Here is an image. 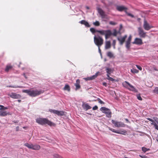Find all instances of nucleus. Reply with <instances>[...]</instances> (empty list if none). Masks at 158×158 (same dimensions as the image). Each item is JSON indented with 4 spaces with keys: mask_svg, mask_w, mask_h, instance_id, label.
Wrapping results in <instances>:
<instances>
[{
    "mask_svg": "<svg viewBox=\"0 0 158 158\" xmlns=\"http://www.w3.org/2000/svg\"><path fill=\"white\" fill-rule=\"evenodd\" d=\"M23 75H24V77H25L26 78H27V77H26V76H25V74H24Z\"/></svg>",
    "mask_w": 158,
    "mask_h": 158,
    "instance_id": "obj_57",
    "label": "nucleus"
},
{
    "mask_svg": "<svg viewBox=\"0 0 158 158\" xmlns=\"http://www.w3.org/2000/svg\"><path fill=\"white\" fill-rule=\"evenodd\" d=\"M79 23L84 25L87 27H89L90 25H89V23L85 20H82L79 22Z\"/></svg>",
    "mask_w": 158,
    "mask_h": 158,
    "instance_id": "obj_20",
    "label": "nucleus"
},
{
    "mask_svg": "<svg viewBox=\"0 0 158 158\" xmlns=\"http://www.w3.org/2000/svg\"><path fill=\"white\" fill-rule=\"evenodd\" d=\"M40 148V145H36V144H35L34 148H33V150H39Z\"/></svg>",
    "mask_w": 158,
    "mask_h": 158,
    "instance_id": "obj_30",
    "label": "nucleus"
},
{
    "mask_svg": "<svg viewBox=\"0 0 158 158\" xmlns=\"http://www.w3.org/2000/svg\"><path fill=\"white\" fill-rule=\"evenodd\" d=\"M101 46H98V51H99V52L101 54V50L100 49V47Z\"/></svg>",
    "mask_w": 158,
    "mask_h": 158,
    "instance_id": "obj_50",
    "label": "nucleus"
},
{
    "mask_svg": "<svg viewBox=\"0 0 158 158\" xmlns=\"http://www.w3.org/2000/svg\"><path fill=\"white\" fill-rule=\"evenodd\" d=\"M111 47V43L109 41H106L105 43V49H107Z\"/></svg>",
    "mask_w": 158,
    "mask_h": 158,
    "instance_id": "obj_18",
    "label": "nucleus"
},
{
    "mask_svg": "<svg viewBox=\"0 0 158 158\" xmlns=\"http://www.w3.org/2000/svg\"><path fill=\"white\" fill-rule=\"evenodd\" d=\"M100 110L102 113L105 114L107 117L108 118H110L111 117V112L109 109L103 107L100 108Z\"/></svg>",
    "mask_w": 158,
    "mask_h": 158,
    "instance_id": "obj_6",
    "label": "nucleus"
},
{
    "mask_svg": "<svg viewBox=\"0 0 158 158\" xmlns=\"http://www.w3.org/2000/svg\"><path fill=\"white\" fill-rule=\"evenodd\" d=\"M8 95L11 98L14 99H19L21 97V95L14 92L9 93Z\"/></svg>",
    "mask_w": 158,
    "mask_h": 158,
    "instance_id": "obj_9",
    "label": "nucleus"
},
{
    "mask_svg": "<svg viewBox=\"0 0 158 158\" xmlns=\"http://www.w3.org/2000/svg\"><path fill=\"white\" fill-rule=\"evenodd\" d=\"M99 73V72H97L95 75L89 77L84 78V79L86 81L91 80L95 79Z\"/></svg>",
    "mask_w": 158,
    "mask_h": 158,
    "instance_id": "obj_14",
    "label": "nucleus"
},
{
    "mask_svg": "<svg viewBox=\"0 0 158 158\" xmlns=\"http://www.w3.org/2000/svg\"><path fill=\"white\" fill-rule=\"evenodd\" d=\"M110 24L113 25H114L115 24V23L113 22H110Z\"/></svg>",
    "mask_w": 158,
    "mask_h": 158,
    "instance_id": "obj_49",
    "label": "nucleus"
},
{
    "mask_svg": "<svg viewBox=\"0 0 158 158\" xmlns=\"http://www.w3.org/2000/svg\"><path fill=\"white\" fill-rule=\"evenodd\" d=\"M93 24L96 26H99L100 25V23L98 21H96L95 22L93 23Z\"/></svg>",
    "mask_w": 158,
    "mask_h": 158,
    "instance_id": "obj_40",
    "label": "nucleus"
},
{
    "mask_svg": "<svg viewBox=\"0 0 158 158\" xmlns=\"http://www.w3.org/2000/svg\"><path fill=\"white\" fill-rule=\"evenodd\" d=\"M18 101L19 102H21V100H18Z\"/></svg>",
    "mask_w": 158,
    "mask_h": 158,
    "instance_id": "obj_55",
    "label": "nucleus"
},
{
    "mask_svg": "<svg viewBox=\"0 0 158 158\" xmlns=\"http://www.w3.org/2000/svg\"><path fill=\"white\" fill-rule=\"evenodd\" d=\"M107 76V79H108V80L111 81H114V79L113 78H112L110 77L109 75Z\"/></svg>",
    "mask_w": 158,
    "mask_h": 158,
    "instance_id": "obj_39",
    "label": "nucleus"
},
{
    "mask_svg": "<svg viewBox=\"0 0 158 158\" xmlns=\"http://www.w3.org/2000/svg\"><path fill=\"white\" fill-rule=\"evenodd\" d=\"M154 69L156 71H158V70L155 67L154 68Z\"/></svg>",
    "mask_w": 158,
    "mask_h": 158,
    "instance_id": "obj_54",
    "label": "nucleus"
},
{
    "mask_svg": "<svg viewBox=\"0 0 158 158\" xmlns=\"http://www.w3.org/2000/svg\"><path fill=\"white\" fill-rule=\"evenodd\" d=\"M123 85L124 87L126 88L130 91H132L135 92H137V90L135 87L130 84L127 81H125L123 83Z\"/></svg>",
    "mask_w": 158,
    "mask_h": 158,
    "instance_id": "obj_3",
    "label": "nucleus"
},
{
    "mask_svg": "<svg viewBox=\"0 0 158 158\" xmlns=\"http://www.w3.org/2000/svg\"><path fill=\"white\" fill-rule=\"evenodd\" d=\"M117 9L119 11H122L125 10L127 11V8L123 6H116Z\"/></svg>",
    "mask_w": 158,
    "mask_h": 158,
    "instance_id": "obj_15",
    "label": "nucleus"
},
{
    "mask_svg": "<svg viewBox=\"0 0 158 158\" xmlns=\"http://www.w3.org/2000/svg\"><path fill=\"white\" fill-rule=\"evenodd\" d=\"M116 44V41L115 40H113V44L114 46V48H115V45Z\"/></svg>",
    "mask_w": 158,
    "mask_h": 158,
    "instance_id": "obj_46",
    "label": "nucleus"
},
{
    "mask_svg": "<svg viewBox=\"0 0 158 158\" xmlns=\"http://www.w3.org/2000/svg\"><path fill=\"white\" fill-rule=\"evenodd\" d=\"M23 93H27L31 97H35L44 93V91L42 90L33 89H28L22 90Z\"/></svg>",
    "mask_w": 158,
    "mask_h": 158,
    "instance_id": "obj_1",
    "label": "nucleus"
},
{
    "mask_svg": "<svg viewBox=\"0 0 158 158\" xmlns=\"http://www.w3.org/2000/svg\"><path fill=\"white\" fill-rule=\"evenodd\" d=\"M94 42L97 46H101L103 44V40L100 36L96 37L95 35L94 37Z\"/></svg>",
    "mask_w": 158,
    "mask_h": 158,
    "instance_id": "obj_4",
    "label": "nucleus"
},
{
    "mask_svg": "<svg viewBox=\"0 0 158 158\" xmlns=\"http://www.w3.org/2000/svg\"><path fill=\"white\" fill-rule=\"evenodd\" d=\"M136 66L137 68L139 69L140 70H142V68L140 66H139V65H136Z\"/></svg>",
    "mask_w": 158,
    "mask_h": 158,
    "instance_id": "obj_47",
    "label": "nucleus"
},
{
    "mask_svg": "<svg viewBox=\"0 0 158 158\" xmlns=\"http://www.w3.org/2000/svg\"><path fill=\"white\" fill-rule=\"evenodd\" d=\"M53 158H63L61 156L57 154H55L53 155Z\"/></svg>",
    "mask_w": 158,
    "mask_h": 158,
    "instance_id": "obj_29",
    "label": "nucleus"
},
{
    "mask_svg": "<svg viewBox=\"0 0 158 158\" xmlns=\"http://www.w3.org/2000/svg\"><path fill=\"white\" fill-rule=\"evenodd\" d=\"M112 122L113 124H114L115 127H124L125 126V124L124 123L121 122H118L112 120Z\"/></svg>",
    "mask_w": 158,
    "mask_h": 158,
    "instance_id": "obj_7",
    "label": "nucleus"
},
{
    "mask_svg": "<svg viewBox=\"0 0 158 158\" xmlns=\"http://www.w3.org/2000/svg\"><path fill=\"white\" fill-rule=\"evenodd\" d=\"M109 130L112 131V132H114L115 133H117L118 131H115L114 129L111 128L110 127H109Z\"/></svg>",
    "mask_w": 158,
    "mask_h": 158,
    "instance_id": "obj_42",
    "label": "nucleus"
},
{
    "mask_svg": "<svg viewBox=\"0 0 158 158\" xmlns=\"http://www.w3.org/2000/svg\"><path fill=\"white\" fill-rule=\"evenodd\" d=\"M118 34H120V31H118L116 30H114L113 32L112 33V35L114 36H116Z\"/></svg>",
    "mask_w": 158,
    "mask_h": 158,
    "instance_id": "obj_28",
    "label": "nucleus"
},
{
    "mask_svg": "<svg viewBox=\"0 0 158 158\" xmlns=\"http://www.w3.org/2000/svg\"><path fill=\"white\" fill-rule=\"evenodd\" d=\"M82 106L83 108L86 110H87L91 108V107L87 103H83L82 105Z\"/></svg>",
    "mask_w": 158,
    "mask_h": 158,
    "instance_id": "obj_19",
    "label": "nucleus"
},
{
    "mask_svg": "<svg viewBox=\"0 0 158 158\" xmlns=\"http://www.w3.org/2000/svg\"><path fill=\"white\" fill-rule=\"evenodd\" d=\"M138 32L139 35L140 37L144 38L147 36L146 33L141 27L138 28Z\"/></svg>",
    "mask_w": 158,
    "mask_h": 158,
    "instance_id": "obj_8",
    "label": "nucleus"
},
{
    "mask_svg": "<svg viewBox=\"0 0 158 158\" xmlns=\"http://www.w3.org/2000/svg\"><path fill=\"white\" fill-rule=\"evenodd\" d=\"M127 37V35H124L123 37H121L118 38V40L119 41L121 45H122Z\"/></svg>",
    "mask_w": 158,
    "mask_h": 158,
    "instance_id": "obj_16",
    "label": "nucleus"
},
{
    "mask_svg": "<svg viewBox=\"0 0 158 158\" xmlns=\"http://www.w3.org/2000/svg\"><path fill=\"white\" fill-rule=\"evenodd\" d=\"M156 140L158 142V136L156 138Z\"/></svg>",
    "mask_w": 158,
    "mask_h": 158,
    "instance_id": "obj_56",
    "label": "nucleus"
},
{
    "mask_svg": "<svg viewBox=\"0 0 158 158\" xmlns=\"http://www.w3.org/2000/svg\"><path fill=\"white\" fill-rule=\"evenodd\" d=\"M64 90H67L68 91H70V87L68 85H65L64 87Z\"/></svg>",
    "mask_w": 158,
    "mask_h": 158,
    "instance_id": "obj_34",
    "label": "nucleus"
},
{
    "mask_svg": "<svg viewBox=\"0 0 158 158\" xmlns=\"http://www.w3.org/2000/svg\"><path fill=\"white\" fill-rule=\"evenodd\" d=\"M19 127H16V130L17 131H18L19 130Z\"/></svg>",
    "mask_w": 158,
    "mask_h": 158,
    "instance_id": "obj_52",
    "label": "nucleus"
},
{
    "mask_svg": "<svg viewBox=\"0 0 158 158\" xmlns=\"http://www.w3.org/2000/svg\"><path fill=\"white\" fill-rule=\"evenodd\" d=\"M0 107H1V108H0V110H1L4 111V110L7 109V107H4L2 105H0Z\"/></svg>",
    "mask_w": 158,
    "mask_h": 158,
    "instance_id": "obj_36",
    "label": "nucleus"
},
{
    "mask_svg": "<svg viewBox=\"0 0 158 158\" xmlns=\"http://www.w3.org/2000/svg\"><path fill=\"white\" fill-rule=\"evenodd\" d=\"M9 113L6 112V111L3 110H0V116H5L7 115H9Z\"/></svg>",
    "mask_w": 158,
    "mask_h": 158,
    "instance_id": "obj_22",
    "label": "nucleus"
},
{
    "mask_svg": "<svg viewBox=\"0 0 158 158\" xmlns=\"http://www.w3.org/2000/svg\"><path fill=\"white\" fill-rule=\"evenodd\" d=\"M126 121H127V122H128V120L127 119H126Z\"/></svg>",
    "mask_w": 158,
    "mask_h": 158,
    "instance_id": "obj_58",
    "label": "nucleus"
},
{
    "mask_svg": "<svg viewBox=\"0 0 158 158\" xmlns=\"http://www.w3.org/2000/svg\"><path fill=\"white\" fill-rule=\"evenodd\" d=\"M127 133V132L125 130H123L120 131H118L117 133L123 135H125Z\"/></svg>",
    "mask_w": 158,
    "mask_h": 158,
    "instance_id": "obj_27",
    "label": "nucleus"
},
{
    "mask_svg": "<svg viewBox=\"0 0 158 158\" xmlns=\"http://www.w3.org/2000/svg\"><path fill=\"white\" fill-rule=\"evenodd\" d=\"M23 128L24 129H26L27 128V127H23Z\"/></svg>",
    "mask_w": 158,
    "mask_h": 158,
    "instance_id": "obj_53",
    "label": "nucleus"
},
{
    "mask_svg": "<svg viewBox=\"0 0 158 158\" xmlns=\"http://www.w3.org/2000/svg\"><path fill=\"white\" fill-rule=\"evenodd\" d=\"M143 27L145 30L148 31L151 28L153 27L150 25L146 20H144L143 24Z\"/></svg>",
    "mask_w": 158,
    "mask_h": 158,
    "instance_id": "obj_10",
    "label": "nucleus"
},
{
    "mask_svg": "<svg viewBox=\"0 0 158 158\" xmlns=\"http://www.w3.org/2000/svg\"><path fill=\"white\" fill-rule=\"evenodd\" d=\"M147 119L151 122V124L154 125L155 128L158 130V118H154L153 119L149 118Z\"/></svg>",
    "mask_w": 158,
    "mask_h": 158,
    "instance_id": "obj_5",
    "label": "nucleus"
},
{
    "mask_svg": "<svg viewBox=\"0 0 158 158\" xmlns=\"http://www.w3.org/2000/svg\"><path fill=\"white\" fill-rule=\"evenodd\" d=\"M98 11L100 14L102 18H104L105 16V14L103 11L101 9H98Z\"/></svg>",
    "mask_w": 158,
    "mask_h": 158,
    "instance_id": "obj_23",
    "label": "nucleus"
},
{
    "mask_svg": "<svg viewBox=\"0 0 158 158\" xmlns=\"http://www.w3.org/2000/svg\"><path fill=\"white\" fill-rule=\"evenodd\" d=\"M112 35V33L110 30H106L105 35V37L106 39H107L110 36Z\"/></svg>",
    "mask_w": 158,
    "mask_h": 158,
    "instance_id": "obj_17",
    "label": "nucleus"
},
{
    "mask_svg": "<svg viewBox=\"0 0 158 158\" xmlns=\"http://www.w3.org/2000/svg\"><path fill=\"white\" fill-rule=\"evenodd\" d=\"M107 56L110 58H112L114 57V55L111 52H108L107 53Z\"/></svg>",
    "mask_w": 158,
    "mask_h": 158,
    "instance_id": "obj_31",
    "label": "nucleus"
},
{
    "mask_svg": "<svg viewBox=\"0 0 158 158\" xmlns=\"http://www.w3.org/2000/svg\"><path fill=\"white\" fill-rule=\"evenodd\" d=\"M80 84V81L78 79L77 80L76 83L75 84V85L76 87V89H78L80 88V86L79 85Z\"/></svg>",
    "mask_w": 158,
    "mask_h": 158,
    "instance_id": "obj_25",
    "label": "nucleus"
},
{
    "mask_svg": "<svg viewBox=\"0 0 158 158\" xmlns=\"http://www.w3.org/2000/svg\"><path fill=\"white\" fill-rule=\"evenodd\" d=\"M97 32H98L100 33L101 35H105L106 32V30H97Z\"/></svg>",
    "mask_w": 158,
    "mask_h": 158,
    "instance_id": "obj_26",
    "label": "nucleus"
},
{
    "mask_svg": "<svg viewBox=\"0 0 158 158\" xmlns=\"http://www.w3.org/2000/svg\"><path fill=\"white\" fill-rule=\"evenodd\" d=\"M132 39V36L130 35L126 42V46L127 48L129 49L131 46V42Z\"/></svg>",
    "mask_w": 158,
    "mask_h": 158,
    "instance_id": "obj_13",
    "label": "nucleus"
},
{
    "mask_svg": "<svg viewBox=\"0 0 158 158\" xmlns=\"http://www.w3.org/2000/svg\"><path fill=\"white\" fill-rule=\"evenodd\" d=\"M137 99L140 100H142V98H141V96L140 95H137Z\"/></svg>",
    "mask_w": 158,
    "mask_h": 158,
    "instance_id": "obj_45",
    "label": "nucleus"
},
{
    "mask_svg": "<svg viewBox=\"0 0 158 158\" xmlns=\"http://www.w3.org/2000/svg\"><path fill=\"white\" fill-rule=\"evenodd\" d=\"M133 44L138 45H141L143 44L142 40L139 38H136L132 43Z\"/></svg>",
    "mask_w": 158,
    "mask_h": 158,
    "instance_id": "obj_12",
    "label": "nucleus"
},
{
    "mask_svg": "<svg viewBox=\"0 0 158 158\" xmlns=\"http://www.w3.org/2000/svg\"><path fill=\"white\" fill-rule=\"evenodd\" d=\"M12 68V66L10 65H7L5 69V71L6 72H8V71L10 69Z\"/></svg>",
    "mask_w": 158,
    "mask_h": 158,
    "instance_id": "obj_32",
    "label": "nucleus"
},
{
    "mask_svg": "<svg viewBox=\"0 0 158 158\" xmlns=\"http://www.w3.org/2000/svg\"><path fill=\"white\" fill-rule=\"evenodd\" d=\"M8 87L14 88H23V86H15V85L9 86H8Z\"/></svg>",
    "mask_w": 158,
    "mask_h": 158,
    "instance_id": "obj_35",
    "label": "nucleus"
},
{
    "mask_svg": "<svg viewBox=\"0 0 158 158\" xmlns=\"http://www.w3.org/2000/svg\"><path fill=\"white\" fill-rule=\"evenodd\" d=\"M98 107L97 106H95L93 108V110H97L98 109Z\"/></svg>",
    "mask_w": 158,
    "mask_h": 158,
    "instance_id": "obj_48",
    "label": "nucleus"
},
{
    "mask_svg": "<svg viewBox=\"0 0 158 158\" xmlns=\"http://www.w3.org/2000/svg\"><path fill=\"white\" fill-rule=\"evenodd\" d=\"M50 111L54 114H56L59 116H62L64 114V113L63 111H60L54 110H50Z\"/></svg>",
    "mask_w": 158,
    "mask_h": 158,
    "instance_id": "obj_11",
    "label": "nucleus"
},
{
    "mask_svg": "<svg viewBox=\"0 0 158 158\" xmlns=\"http://www.w3.org/2000/svg\"><path fill=\"white\" fill-rule=\"evenodd\" d=\"M24 145L27 147L29 149H31L33 150V148L35 146V145L32 144V143H26L24 144Z\"/></svg>",
    "mask_w": 158,
    "mask_h": 158,
    "instance_id": "obj_21",
    "label": "nucleus"
},
{
    "mask_svg": "<svg viewBox=\"0 0 158 158\" xmlns=\"http://www.w3.org/2000/svg\"><path fill=\"white\" fill-rule=\"evenodd\" d=\"M36 121L37 123L42 125L47 124L50 126H54L55 125V123L45 118H38L36 119Z\"/></svg>",
    "mask_w": 158,
    "mask_h": 158,
    "instance_id": "obj_2",
    "label": "nucleus"
},
{
    "mask_svg": "<svg viewBox=\"0 0 158 158\" xmlns=\"http://www.w3.org/2000/svg\"><path fill=\"white\" fill-rule=\"evenodd\" d=\"M142 151L144 153L145 152H146L150 150L149 149L145 147H142Z\"/></svg>",
    "mask_w": 158,
    "mask_h": 158,
    "instance_id": "obj_37",
    "label": "nucleus"
},
{
    "mask_svg": "<svg viewBox=\"0 0 158 158\" xmlns=\"http://www.w3.org/2000/svg\"><path fill=\"white\" fill-rule=\"evenodd\" d=\"M153 92L158 94V87H156L153 90Z\"/></svg>",
    "mask_w": 158,
    "mask_h": 158,
    "instance_id": "obj_43",
    "label": "nucleus"
},
{
    "mask_svg": "<svg viewBox=\"0 0 158 158\" xmlns=\"http://www.w3.org/2000/svg\"><path fill=\"white\" fill-rule=\"evenodd\" d=\"M106 70L107 73V76L110 75L111 73H112L113 71V69L108 68H106Z\"/></svg>",
    "mask_w": 158,
    "mask_h": 158,
    "instance_id": "obj_24",
    "label": "nucleus"
},
{
    "mask_svg": "<svg viewBox=\"0 0 158 158\" xmlns=\"http://www.w3.org/2000/svg\"><path fill=\"white\" fill-rule=\"evenodd\" d=\"M102 84H103V85L104 86H107V84L106 82H103V83Z\"/></svg>",
    "mask_w": 158,
    "mask_h": 158,
    "instance_id": "obj_51",
    "label": "nucleus"
},
{
    "mask_svg": "<svg viewBox=\"0 0 158 158\" xmlns=\"http://www.w3.org/2000/svg\"><path fill=\"white\" fill-rule=\"evenodd\" d=\"M125 12L126 13V14L129 16L131 17V18H134V16L133 15H132V14L129 13L128 12H127V11L125 10Z\"/></svg>",
    "mask_w": 158,
    "mask_h": 158,
    "instance_id": "obj_38",
    "label": "nucleus"
},
{
    "mask_svg": "<svg viewBox=\"0 0 158 158\" xmlns=\"http://www.w3.org/2000/svg\"><path fill=\"white\" fill-rule=\"evenodd\" d=\"M90 30L93 33L97 32V30H96L95 29L93 28H91L90 29Z\"/></svg>",
    "mask_w": 158,
    "mask_h": 158,
    "instance_id": "obj_41",
    "label": "nucleus"
},
{
    "mask_svg": "<svg viewBox=\"0 0 158 158\" xmlns=\"http://www.w3.org/2000/svg\"><path fill=\"white\" fill-rule=\"evenodd\" d=\"M98 101L101 104H103L104 103L99 98H98Z\"/></svg>",
    "mask_w": 158,
    "mask_h": 158,
    "instance_id": "obj_44",
    "label": "nucleus"
},
{
    "mask_svg": "<svg viewBox=\"0 0 158 158\" xmlns=\"http://www.w3.org/2000/svg\"><path fill=\"white\" fill-rule=\"evenodd\" d=\"M131 72L133 73H139V71L136 69L134 68H132L131 69Z\"/></svg>",
    "mask_w": 158,
    "mask_h": 158,
    "instance_id": "obj_33",
    "label": "nucleus"
}]
</instances>
